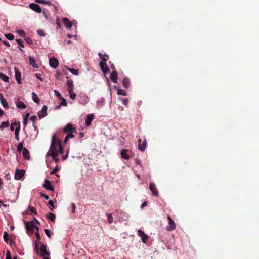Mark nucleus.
Returning <instances> with one entry per match:
<instances>
[{
  "label": "nucleus",
  "instance_id": "nucleus-1",
  "mask_svg": "<svg viewBox=\"0 0 259 259\" xmlns=\"http://www.w3.org/2000/svg\"><path fill=\"white\" fill-rule=\"evenodd\" d=\"M50 155L53 158L58 157L59 154H62L64 152L62 146L61 141L57 138V133H55L52 137L51 145L50 149Z\"/></svg>",
  "mask_w": 259,
  "mask_h": 259
},
{
  "label": "nucleus",
  "instance_id": "nucleus-2",
  "mask_svg": "<svg viewBox=\"0 0 259 259\" xmlns=\"http://www.w3.org/2000/svg\"><path fill=\"white\" fill-rule=\"evenodd\" d=\"M35 250L37 253H38L39 251L41 252V256H49L50 254L49 251L47 250V245L44 244L41 241H39L38 244L37 241L35 242Z\"/></svg>",
  "mask_w": 259,
  "mask_h": 259
},
{
  "label": "nucleus",
  "instance_id": "nucleus-3",
  "mask_svg": "<svg viewBox=\"0 0 259 259\" xmlns=\"http://www.w3.org/2000/svg\"><path fill=\"white\" fill-rule=\"evenodd\" d=\"M25 227L27 231H30L32 233L34 231V229H36L37 231H39V227L34 225L33 221L24 222Z\"/></svg>",
  "mask_w": 259,
  "mask_h": 259
},
{
  "label": "nucleus",
  "instance_id": "nucleus-4",
  "mask_svg": "<svg viewBox=\"0 0 259 259\" xmlns=\"http://www.w3.org/2000/svg\"><path fill=\"white\" fill-rule=\"evenodd\" d=\"M167 220L168 221V225L166 226V230L168 231H172L176 229V224L174 221L170 216L168 215L167 217Z\"/></svg>",
  "mask_w": 259,
  "mask_h": 259
},
{
  "label": "nucleus",
  "instance_id": "nucleus-5",
  "mask_svg": "<svg viewBox=\"0 0 259 259\" xmlns=\"http://www.w3.org/2000/svg\"><path fill=\"white\" fill-rule=\"evenodd\" d=\"M138 149L143 152L146 148L147 146V141L145 139L142 143V140L141 139H139L138 140Z\"/></svg>",
  "mask_w": 259,
  "mask_h": 259
},
{
  "label": "nucleus",
  "instance_id": "nucleus-6",
  "mask_svg": "<svg viewBox=\"0 0 259 259\" xmlns=\"http://www.w3.org/2000/svg\"><path fill=\"white\" fill-rule=\"evenodd\" d=\"M99 66L101 69L104 74L108 73L110 72V69L107 66L106 63L103 62H100Z\"/></svg>",
  "mask_w": 259,
  "mask_h": 259
},
{
  "label": "nucleus",
  "instance_id": "nucleus-7",
  "mask_svg": "<svg viewBox=\"0 0 259 259\" xmlns=\"http://www.w3.org/2000/svg\"><path fill=\"white\" fill-rule=\"evenodd\" d=\"M75 131V128L73 127V125L70 123H68L63 128L64 133H69L74 132Z\"/></svg>",
  "mask_w": 259,
  "mask_h": 259
},
{
  "label": "nucleus",
  "instance_id": "nucleus-8",
  "mask_svg": "<svg viewBox=\"0 0 259 259\" xmlns=\"http://www.w3.org/2000/svg\"><path fill=\"white\" fill-rule=\"evenodd\" d=\"M25 172V171L24 170H19L17 169L15 174V179L17 180H21L24 176Z\"/></svg>",
  "mask_w": 259,
  "mask_h": 259
},
{
  "label": "nucleus",
  "instance_id": "nucleus-9",
  "mask_svg": "<svg viewBox=\"0 0 259 259\" xmlns=\"http://www.w3.org/2000/svg\"><path fill=\"white\" fill-rule=\"evenodd\" d=\"M29 6L31 9L37 13H40L41 12V8L40 6L37 4L31 3L29 4Z\"/></svg>",
  "mask_w": 259,
  "mask_h": 259
},
{
  "label": "nucleus",
  "instance_id": "nucleus-10",
  "mask_svg": "<svg viewBox=\"0 0 259 259\" xmlns=\"http://www.w3.org/2000/svg\"><path fill=\"white\" fill-rule=\"evenodd\" d=\"M43 187L47 190L54 191V187L51 185V182L48 179H45Z\"/></svg>",
  "mask_w": 259,
  "mask_h": 259
},
{
  "label": "nucleus",
  "instance_id": "nucleus-11",
  "mask_svg": "<svg viewBox=\"0 0 259 259\" xmlns=\"http://www.w3.org/2000/svg\"><path fill=\"white\" fill-rule=\"evenodd\" d=\"M149 189L153 195L158 197L159 195L158 191L157 190L156 185L153 183H151L149 185Z\"/></svg>",
  "mask_w": 259,
  "mask_h": 259
},
{
  "label": "nucleus",
  "instance_id": "nucleus-12",
  "mask_svg": "<svg viewBox=\"0 0 259 259\" xmlns=\"http://www.w3.org/2000/svg\"><path fill=\"white\" fill-rule=\"evenodd\" d=\"M47 108L48 107L46 105H44L41 110L38 112L37 115L40 119L42 118L47 115Z\"/></svg>",
  "mask_w": 259,
  "mask_h": 259
},
{
  "label": "nucleus",
  "instance_id": "nucleus-13",
  "mask_svg": "<svg viewBox=\"0 0 259 259\" xmlns=\"http://www.w3.org/2000/svg\"><path fill=\"white\" fill-rule=\"evenodd\" d=\"M49 64L51 67L56 68L58 66L59 62L57 59L53 57L49 59Z\"/></svg>",
  "mask_w": 259,
  "mask_h": 259
},
{
  "label": "nucleus",
  "instance_id": "nucleus-14",
  "mask_svg": "<svg viewBox=\"0 0 259 259\" xmlns=\"http://www.w3.org/2000/svg\"><path fill=\"white\" fill-rule=\"evenodd\" d=\"M138 235L141 237L142 241L144 243H146L148 240V236L141 230H139L138 231Z\"/></svg>",
  "mask_w": 259,
  "mask_h": 259
},
{
  "label": "nucleus",
  "instance_id": "nucleus-15",
  "mask_svg": "<svg viewBox=\"0 0 259 259\" xmlns=\"http://www.w3.org/2000/svg\"><path fill=\"white\" fill-rule=\"evenodd\" d=\"M0 102L1 105L6 109L9 108V105L2 94H0Z\"/></svg>",
  "mask_w": 259,
  "mask_h": 259
},
{
  "label": "nucleus",
  "instance_id": "nucleus-16",
  "mask_svg": "<svg viewBox=\"0 0 259 259\" xmlns=\"http://www.w3.org/2000/svg\"><path fill=\"white\" fill-rule=\"evenodd\" d=\"M15 71V78L16 79V81H17L18 84H21V74L19 71L18 69L16 68H15L14 69Z\"/></svg>",
  "mask_w": 259,
  "mask_h": 259
},
{
  "label": "nucleus",
  "instance_id": "nucleus-17",
  "mask_svg": "<svg viewBox=\"0 0 259 259\" xmlns=\"http://www.w3.org/2000/svg\"><path fill=\"white\" fill-rule=\"evenodd\" d=\"M128 150L127 149H123L120 152L121 156L122 158L126 160L130 159V155L127 154Z\"/></svg>",
  "mask_w": 259,
  "mask_h": 259
},
{
  "label": "nucleus",
  "instance_id": "nucleus-18",
  "mask_svg": "<svg viewBox=\"0 0 259 259\" xmlns=\"http://www.w3.org/2000/svg\"><path fill=\"white\" fill-rule=\"evenodd\" d=\"M118 73L116 71H113L110 74V79L113 83H116L117 81Z\"/></svg>",
  "mask_w": 259,
  "mask_h": 259
},
{
  "label": "nucleus",
  "instance_id": "nucleus-19",
  "mask_svg": "<svg viewBox=\"0 0 259 259\" xmlns=\"http://www.w3.org/2000/svg\"><path fill=\"white\" fill-rule=\"evenodd\" d=\"M62 21L67 28H71L72 26V24L67 18H63Z\"/></svg>",
  "mask_w": 259,
  "mask_h": 259
},
{
  "label": "nucleus",
  "instance_id": "nucleus-20",
  "mask_svg": "<svg viewBox=\"0 0 259 259\" xmlns=\"http://www.w3.org/2000/svg\"><path fill=\"white\" fill-rule=\"evenodd\" d=\"M94 118V115L93 114H88L87 116L85 119V125L88 126L91 125V122Z\"/></svg>",
  "mask_w": 259,
  "mask_h": 259
},
{
  "label": "nucleus",
  "instance_id": "nucleus-21",
  "mask_svg": "<svg viewBox=\"0 0 259 259\" xmlns=\"http://www.w3.org/2000/svg\"><path fill=\"white\" fill-rule=\"evenodd\" d=\"M29 64L31 65L33 67L37 68H38V65L36 62V61L34 57L29 56Z\"/></svg>",
  "mask_w": 259,
  "mask_h": 259
},
{
  "label": "nucleus",
  "instance_id": "nucleus-22",
  "mask_svg": "<svg viewBox=\"0 0 259 259\" xmlns=\"http://www.w3.org/2000/svg\"><path fill=\"white\" fill-rule=\"evenodd\" d=\"M122 84L125 88L128 89L131 84L130 79L127 77L124 78L122 81Z\"/></svg>",
  "mask_w": 259,
  "mask_h": 259
},
{
  "label": "nucleus",
  "instance_id": "nucleus-23",
  "mask_svg": "<svg viewBox=\"0 0 259 259\" xmlns=\"http://www.w3.org/2000/svg\"><path fill=\"white\" fill-rule=\"evenodd\" d=\"M16 104L17 107L18 108H20V109H25V108H26V106L24 104V103L22 101H20V100H17L16 102Z\"/></svg>",
  "mask_w": 259,
  "mask_h": 259
},
{
  "label": "nucleus",
  "instance_id": "nucleus-24",
  "mask_svg": "<svg viewBox=\"0 0 259 259\" xmlns=\"http://www.w3.org/2000/svg\"><path fill=\"white\" fill-rule=\"evenodd\" d=\"M98 56H99L100 58H101L102 60V62H105L107 61V60L109 59V56L106 54H102L101 53H98Z\"/></svg>",
  "mask_w": 259,
  "mask_h": 259
},
{
  "label": "nucleus",
  "instance_id": "nucleus-25",
  "mask_svg": "<svg viewBox=\"0 0 259 259\" xmlns=\"http://www.w3.org/2000/svg\"><path fill=\"white\" fill-rule=\"evenodd\" d=\"M22 154H23V155L25 159H30L29 151L26 148H24L23 149Z\"/></svg>",
  "mask_w": 259,
  "mask_h": 259
},
{
  "label": "nucleus",
  "instance_id": "nucleus-26",
  "mask_svg": "<svg viewBox=\"0 0 259 259\" xmlns=\"http://www.w3.org/2000/svg\"><path fill=\"white\" fill-rule=\"evenodd\" d=\"M20 131V123L19 122V126L15 130V138L17 141L19 140V133Z\"/></svg>",
  "mask_w": 259,
  "mask_h": 259
},
{
  "label": "nucleus",
  "instance_id": "nucleus-27",
  "mask_svg": "<svg viewBox=\"0 0 259 259\" xmlns=\"http://www.w3.org/2000/svg\"><path fill=\"white\" fill-rule=\"evenodd\" d=\"M46 217L52 222L54 223L55 222L56 215L53 213L49 212Z\"/></svg>",
  "mask_w": 259,
  "mask_h": 259
},
{
  "label": "nucleus",
  "instance_id": "nucleus-28",
  "mask_svg": "<svg viewBox=\"0 0 259 259\" xmlns=\"http://www.w3.org/2000/svg\"><path fill=\"white\" fill-rule=\"evenodd\" d=\"M0 79L5 82H9V78L3 73H0Z\"/></svg>",
  "mask_w": 259,
  "mask_h": 259
},
{
  "label": "nucleus",
  "instance_id": "nucleus-29",
  "mask_svg": "<svg viewBox=\"0 0 259 259\" xmlns=\"http://www.w3.org/2000/svg\"><path fill=\"white\" fill-rule=\"evenodd\" d=\"M32 98L33 100V101L36 103H39L40 102V100L39 98L38 97L37 94L34 93L32 92Z\"/></svg>",
  "mask_w": 259,
  "mask_h": 259
},
{
  "label": "nucleus",
  "instance_id": "nucleus-30",
  "mask_svg": "<svg viewBox=\"0 0 259 259\" xmlns=\"http://www.w3.org/2000/svg\"><path fill=\"white\" fill-rule=\"evenodd\" d=\"M74 137H75V136L73 134V132L68 133L64 139V143H67L68 139H69L70 138H72Z\"/></svg>",
  "mask_w": 259,
  "mask_h": 259
},
{
  "label": "nucleus",
  "instance_id": "nucleus-31",
  "mask_svg": "<svg viewBox=\"0 0 259 259\" xmlns=\"http://www.w3.org/2000/svg\"><path fill=\"white\" fill-rule=\"evenodd\" d=\"M67 85L68 86V91L69 90L71 91V90H73L74 85H73V82L72 80H71V79L68 80V81L67 82Z\"/></svg>",
  "mask_w": 259,
  "mask_h": 259
},
{
  "label": "nucleus",
  "instance_id": "nucleus-32",
  "mask_svg": "<svg viewBox=\"0 0 259 259\" xmlns=\"http://www.w3.org/2000/svg\"><path fill=\"white\" fill-rule=\"evenodd\" d=\"M117 93L118 95H123V96L127 95V92L121 88L118 89Z\"/></svg>",
  "mask_w": 259,
  "mask_h": 259
},
{
  "label": "nucleus",
  "instance_id": "nucleus-33",
  "mask_svg": "<svg viewBox=\"0 0 259 259\" xmlns=\"http://www.w3.org/2000/svg\"><path fill=\"white\" fill-rule=\"evenodd\" d=\"M35 2L40 4H47L48 5H52L50 1H46V0H35Z\"/></svg>",
  "mask_w": 259,
  "mask_h": 259
},
{
  "label": "nucleus",
  "instance_id": "nucleus-34",
  "mask_svg": "<svg viewBox=\"0 0 259 259\" xmlns=\"http://www.w3.org/2000/svg\"><path fill=\"white\" fill-rule=\"evenodd\" d=\"M69 96L72 100H74L76 98V94L73 92V90H69Z\"/></svg>",
  "mask_w": 259,
  "mask_h": 259
},
{
  "label": "nucleus",
  "instance_id": "nucleus-35",
  "mask_svg": "<svg viewBox=\"0 0 259 259\" xmlns=\"http://www.w3.org/2000/svg\"><path fill=\"white\" fill-rule=\"evenodd\" d=\"M5 36L9 40H12L14 39V35L11 33L5 34Z\"/></svg>",
  "mask_w": 259,
  "mask_h": 259
},
{
  "label": "nucleus",
  "instance_id": "nucleus-36",
  "mask_svg": "<svg viewBox=\"0 0 259 259\" xmlns=\"http://www.w3.org/2000/svg\"><path fill=\"white\" fill-rule=\"evenodd\" d=\"M9 234H8V233L6 231L4 232L3 238H4V241L7 243H8V241L9 240Z\"/></svg>",
  "mask_w": 259,
  "mask_h": 259
},
{
  "label": "nucleus",
  "instance_id": "nucleus-37",
  "mask_svg": "<svg viewBox=\"0 0 259 259\" xmlns=\"http://www.w3.org/2000/svg\"><path fill=\"white\" fill-rule=\"evenodd\" d=\"M68 70L70 71L73 74L77 75L78 74V70L74 68H67Z\"/></svg>",
  "mask_w": 259,
  "mask_h": 259
},
{
  "label": "nucleus",
  "instance_id": "nucleus-38",
  "mask_svg": "<svg viewBox=\"0 0 259 259\" xmlns=\"http://www.w3.org/2000/svg\"><path fill=\"white\" fill-rule=\"evenodd\" d=\"M9 126V123L8 121L3 122L0 125V128L5 127H8Z\"/></svg>",
  "mask_w": 259,
  "mask_h": 259
},
{
  "label": "nucleus",
  "instance_id": "nucleus-39",
  "mask_svg": "<svg viewBox=\"0 0 259 259\" xmlns=\"http://www.w3.org/2000/svg\"><path fill=\"white\" fill-rule=\"evenodd\" d=\"M106 215L108 218V220L109 223L111 224L113 222V218L112 217V214L110 213H108L106 214Z\"/></svg>",
  "mask_w": 259,
  "mask_h": 259
},
{
  "label": "nucleus",
  "instance_id": "nucleus-40",
  "mask_svg": "<svg viewBox=\"0 0 259 259\" xmlns=\"http://www.w3.org/2000/svg\"><path fill=\"white\" fill-rule=\"evenodd\" d=\"M28 209L31 212L34 213L35 215H36L37 214L36 209L33 206H29Z\"/></svg>",
  "mask_w": 259,
  "mask_h": 259
},
{
  "label": "nucleus",
  "instance_id": "nucleus-41",
  "mask_svg": "<svg viewBox=\"0 0 259 259\" xmlns=\"http://www.w3.org/2000/svg\"><path fill=\"white\" fill-rule=\"evenodd\" d=\"M122 104L125 105L126 107H128V100L127 98H122L121 99Z\"/></svg>",
  "mask_w": 259,
  "mask_h": 259
},
{
  "label": "nucleus",
  "instance_id": "nucleus-42",
  "mask_svg": "<svg viewBox=\"0 0 259 259\" xmlns=\"http://www.w3.org/2000/svg\"><path fill=\"white\" fill-rule=\"evenodd\" d=\"M48 204L50 205V209L51 211L53 210V208L54 207V203L53 200H50L48 202Z\"/></svg>",
  "mask_w": 259,
  "mask_h": 259
},
{
  "label": "nucleus",
  "instance_id": "nucleus-43",
  "mask_svg": "<svg viewBox=\"0 0 259 259\" xmlns=\"http://www.w3.org/2000/svg\"><path fill=\"white\" fill-rule=\"evenodd\" d=\"M16 41L20 45V47L24 48V45L23 41L21 39H16Z\"/></svg>",
  "mask_w": 259,
  "mask_h": 259
},
{
  "label": "nucleus",
  "instance_id": "nucleus-44",
  "mask_svg": "<svg viewBox=\"0 0 259 259\" xmlns=\"http://www.w3.org/2000/svg\"><path fill=\"white\" fill-rule=\"evenodd\" d=\"M35 235H36V238H37V243L38 244H39V241H40V239H41V237H40V235L39 234V231H37L35 233Z\"/></svg>",
  "mask_w": 259,
  "mask_h": 259
},
{
  "label": "nucleus",
  "instance_id": "nucleus-45",
  "mask_svg": "<svg viewBox=\"0 0 259 259\" xmlns=\"http://www.w3.org/2000/svg\"><path fill=\"white\" fill-rule=\"evenodd\" d=\"M23 143H19L18 146H17V150L19 151V152H21L22 150H23Z\"/></svg>",
  "mask_w": 259,
  "mask_h": 259
},
{
  "label": "nucleus",
  "instance_id": "nucleus-46",
  "mask_svg": "<svg viewBox=\"0 0 259 259\" xmlns=\"http://www.w3.org/2000/svg\"><path fill=\"white\" fill-rule=\"evenodd\" d=\"M60 100H61L60 105L66 106L67 105V103L66 100L63 97H62V99Z\"/></svg>",
  "mask_w": 259,
  "mask_h": 259
},
{
  "label": "nucleus",
  "instance_id": "nucleus-47",
  "mask_svg": "<svg viewBox=\"0 0 259 259\" xmlns=\"http://www.w3.org/2000/svg\"><path fill=\"white\" fill-rule=\"evenodd\" d=\"M37 33L38 35H39V36H45V33L44 31V30H41V29H39L37 31Z\"/></svg>",
  "mask_w": 259,
  "mask_h": 259
},
{
  "label": "nucleus",
  "instance_id": "nucleus-48",
  "mask_svg": "<svg viewBox=\"0 0 259 259\" xmlns=\"http://www.w3.org/2000/svg\"><path fill=\"white\" fill-rule=\"evenodd\" d=\"M17 33H18V34L20 36H22V37L24 36H25V32H24L23 30H18L17 31Z\"/></svg>",
  "mask_w": 259,
  "mask_h": 259
},
{
  "label": "nucleus",
  "instance_id": "nucleus-49",
  "mask_svg": "<svg viewBox=\"0 0 259 259\" xmlns=\"http://www.w3.org/2000/svg\"><path fill=\"white\" fill-rule=\"evenodd\" d=\"M45 233L46 234V235L49 237H51V232L48 229H45L44 230Z\"/></svg>",
  "mask_w": 259,
  "mask_h": 259
},
{
  "label": "nucleus",
  "instance_id": "nucleus-50",
  "mask_svg": "<svg viewBox=\"0 0 259 259\" xmlns=\"http://www.w3.org/2000/svg\"><path fill=\"white\" fill-rule=\"evenodd\" d=\"M17 123L16 122H14L12 123L10 126L11 131H13L15 128V126H17Z\"/></svg>",
  "mask_w": 259,
  "mask_h": 259
},
{
  "label": "nucleus",
  "instance_id": "nucleus-51",
  "mask_svg": "<svg viewBox=\"0 0 259 259\" xmlns=\"http://www.w3.org/2000/svg\"><path fill=\"white\" fill-rule=\"evenodd\" d=\"M11 254V252L9 250H8L7 251L6 259H12Z\"/></svg>",
  "mask_w": 259,
  "mask_h": 259
},
{
  "label": "nucleus",
  "instance_id": "nucleus-52",
  "mask_svg": "<svg viewBox=\"0 0 259 259\" xmlns=\"http://www.w3.org/2000/svg\"><path fill=\"white\" fill-rule=\"evenodd\" d=\"M30 120H31L33 122V123H35V121L37 120V117L35 115L31 116L30 117Z\"/></svg>",
  "mask_w": 259,
  "mask_h": 259
},
{
  "label": "nucleus",
  "instance_id": "nucleus-53",
  "mask_svg": "<svg viewBox=\"0 0 259 259\" xmlns=\"http://www.w3.org/2000/svg\"><path fill=\"white\" fill-rule=\"evenodd\" d=\"M40 196L41 197L44 198L46 200H48L49 199V196H48L44 193H40Z\"/></svg>",
  "mask_w": 259,
  "mask_h": 259
},
{
  "label": "nucleus",
  "instance_id": "nucleus-54",
  "mask_svg": "<svg viewBox=\"0 0 259 259\" xmlns=\"http://www.w3.org/2000/svg\"><path fill=\"white\" fill-rule=\"evenodd\" d=\"M55 94L57 96V97H58L60 99H61L62 97L61 94L57 91H55Z\"/></svg>",
  "mask_w": 259,
  "mask_h": 259
},
{
  "label": "nucleus",
  "instance_id": "nucleus-55",
  "mask_svg": "<svg viewBox=\"0 0 259 259\" xmlns=\"http://www.w3.org/2000/svg\"><path fill=\"white\" fill-rule=\"evenodd\" d=\"M71 205H72L71 211L72 213H74L75 212V208H76L75 204L74 203H72Z\"/></svg>",
  "mask_w": 259,
  "mask_h": 259
},
{
  "label": "nucleus",
  "instance_id": "nucleus-56",
  "mask_svg": "<svg viewBox=\"0 0 259 259\" xmlns=\"http://www.w3.org/2000/svg\"><path fill=\"white\" fill-rule=\"evenodd\" d=\"M36 77H37V79H38L39 80L42 81H43V79L42 78V77H41V75L38 73H36V75H35Z\"/></svg>",
  "mask_w": 259,
  "mask_h": 259
},
{
  "label": "nucleus",
  "instance_id": "nucleus-57",
  "mask_svg": "<svg viewBox=\"0 0 259 259\" xmlns=\"http://www.w3.org/2000/svg\"><path fill=\"white\" fill-rule=\"evenodd\" d=\"M3 42L4 43V44L5 45H6V46H7L8 47H10V43L9 42H8L6 40H4L3 41Z\"/></svg>",
  "mask_w": 259,
  "mask_h": 259
},
{
  "label": "nucleus",
  "instance_id": "nucleus-58",
  "mask_svg": "<svg viewBox=\"0 0 259 259\" xmlns=\"http://www.w3.org/2000/svg\"><path fill=\"white\" fill-rule=\"evenodd\" d=\"M58 167H56V168L55 169H54L50 173L51 174H55L56 172H57V171H58Z\"/></svg>",
  "mask_w": 259,
  "mask_h": 259
},
{
  "label": "nucleus",
  "instance_id": "nucleus-59",
  "mask_svg": "<svg viewBox=\"0 0 259 259\" xmlns=\"http://www.w3.org/2000/svg\"><path fill=\"white\" fill-rule=\"evenodd\" d=\"M147 202H144L141 205V208H143L145 206H147Z\"/></svg>",
  "mask_w": 259,
  "mask_h": 259
},
{
  "label": "nucleus",
  "instance_id": "nucleus-60",
  "mask_svg": "<svg viewBox=\"0 0 259 259\" xmlns=\"http://www.w3.org/2000/svg\"><path fill=\"white\" fill-rule=\"evenodd\" d=\"M109 64H110V67H111V68L112 69H115V67L114 65L113 64V63H112L111 62H109Z\"/></svg>",
  "mask_w": 259,
  "mask_h": 259
},
{
  "label": "nucleus",
  "instance_id": "nucleus-61",
  "mask_svg": "<svg viewBox=\"0 0 259 259\" xmlns=\"http://www.w3.org/2000/svg\"><path fill=\"white\" fill-rule=\"evenodd\" d=\"M33 221L37 225H40L39 222L35 218H33Z\"/></svg>",
  "mask_w": 259,
  "mask_h": 259
},
{
  "label": "nucleus",
  "instance_id": "nucleus-62",
  "mask_svg": "<svg viewBox=\"0 0 259 259\" xmlns=\"http://www.w3.org/2000/svg\"><path fill=\"white\" fill-rule=\"evenodd\" d=\"M33 126L34 128L35 131H38V127L37 125H36L35 123H33Z\"/></svg>",
  "mask_w": 259,
  "mask_h": 259
},
{
  "label": "nucleus",
  "instance_id": "nucleus-63",
  "mask_svg": "<svg viewBox=\"0 0 259 259\" xmlns=\"http://www.w3.org/2000/svg\"><path fill=\"white\" fill-rule=\"evenodd\" d=\"M56 23H57V26L58 27H61V25H60V21H59V19L58 18L56 20Z\"/></svg>",
  "mask_w": 259,
  "mask_h": 259
},
{
  "label": "nucleus",
  "instance_id": "nucleus-64",
  "mask_svg": "<svg viewBox=\"0 0 259 259\" xmlns=\"http://www.w3.org/2000/svg\"><path fill=\"white\" fill-rule=\"evenodd\" d=\"M84 133H82V132H80V133H79V138H83V137H84Z\"/></svg>",
  "mask_w": 259,
  "mask_h": 259
}]
</instances>
